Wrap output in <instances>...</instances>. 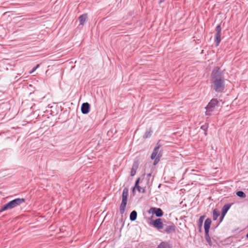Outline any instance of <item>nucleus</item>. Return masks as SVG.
Returning <instances> with one entry per match:
<instances>
[{"instance_id":"f3484780","label":"nucleus","mask_w":248,"mask_h":248,"mask_svg":"<svg viewBox=\"0 0 248 248\" xmlns=\"http://www.w3.org/2000/svg\"><path fill=\"white\" fill-rule=\"evenodd\" d=\"M137 167L138 166L136 164H133L130 171V175L131 176H134L136 174Z\"/></svg>"},{"instance_id":"412c9836","label":"nucleus","mask_w":248,"mask_h":248,"mask_svg":"<svg viewBox=\"0 0 248 248\" xmlns=\"http://www.w3.org/2000/svg\"><path fill=\"white\" fill-rule=\"evenodd\" d=\"M204 218H205V216H202L200 217L199 219L198 225L200 227H201L202 225V223H203Z\"/></svg>"},{"instance_id":"cd10ccee","label":"nucleus","mask_w":248,"mask_h":248,"mask_svg":"<svg viewBox=\"0 0 248 248\" xmlns=\"http://www.w3.org/2000/svg\"><path fill=\"white\" fill-rule=\"evenodd\" d=\"M151 176V173L147 174V176L148 177H150Z\"/></svg>"},{"instance_id":"2eb2a0df","label":"nucleus","mask_w":248,"mask_h":248,"mask_svg":"<svg viewBox=\"0 0 248 248\" xmlns=\"http://www.w3.org/2000/svg\"><path fill=\"white\" fill-rule=\"evenodd\" d=\"M220 215L219 212L216 209H215L213 212V219L214 220H216Z\"/></svg>"},{"instance_id":"dca6fc26","label":"nucleus","mask_w":248,"mask_h":248,"mask_svg":"<svg viewBox=\"0 0 248 248\" xmlns=\"http://www.w3.org/2000/svg\"><path fill=\"white\" fill-rule=\"evenodd\" d=\"M137 217V213L136 211L131 212L130 215V219L131 221H134L136 219Z\"/></svg>"},{"instance_id":"9b49d317","label":"nucleus","mask_w":248,"mask_h":248,"mask_svg":"<svg viewBox=\"0 0 248 248\" xmlns=\"http://www.w3.org/2000/svg\"><path fill=\"white\" fill-rule=\"evenodd\" d=\"M152 209L156 217H160L163 216V212L160 208H153Z\"/></svg>"},{"instance_id":"6ab92c4d","label":"nucleus","mask_w":248,"mask_h":248,"mask_svg":"<svg viewBox=\"0 0 248 248\" xmlns=\"http://www.w3.org/2000/svg\"><path fill=\"white\" fill-rule=\"evenodd\" d=\"M205 240H206V242L208 243V244L210 246H212V242L211 238H210V237L209 236V233H205Z\"/></svg>"},{"instance_id":"ddd939ff","label":"nucleus","mask_w":248,"mask_h":248,"mask_svg":"<svg viewBox=\"0 0 248 248\" xmlns=\"http://www.w3.org/2000/svg\"><path fill=\"white\" fill-rule=\"evenodd\" d=\"M87 19V14H83L81 15L79 18V21L80 22V24L83 25L86 22V20Z\"/></svg>"},{"instance_id":"a211bd4d","label":"nucleus","mask_w":248,"mask_h":248,"mask_svg":"<svg viewBox=\"0 0 248 248\" xmlns=\"http://www.w3.org/2000/svg\"><path fill=\"white\" fill-rule=\"evenodd\" d=\"M153 131L151 129V128H150L148 131H147L144 135H143V137L144 139H147L151 137L152 133Z\"/></svg>"},{"instance_id":"1a4fd4ad","label":"nucleus","mask_w":248,"mask_h":248,"mask_svg":"<svg viewBox=\"0 0 248 248\" xmlns=\"http://www.w3.org/2000/svg\"><path fill=\"white\" fill-rule=\"evenodd\" d=\"M90 105L88 103H84L82 104L81 108V110L83 114H87L89 112Z\"/></svg>"},{"instance_id":"4468645a","label":"nucleus","mask_w":248,"mask_h":248,"mask_svg":"<svg viewBox=\"0 0 248 248\" xmlns=\"http://www.w3.org/2000/svg\"><path fill=\"white\" fill-rule=\"evenodd\" d=\"M157 248H171L170 245L167 242H161Z\"/></svg>"},{"instance_id":"5701e85b","label":"nucleus","mask_w":248,"mask_h":248,"mask_svg":"<svg viewBox=\"0 0 248 248\" xmlns=\"http://www.w3.org/2000/svg\"><path fill=\"white\" fill-rule=\"evenodd\" d=\"M40 65L39 64H37L36 65V66H35L33 69L32 70L30 71L29 73L30 74H31L33 72H34L39 67Z\"/></svg>"},{"instance_id":"b1692460","label":"nucleus","mask_w":248,"mask_h":248,"mask_svg":"<svg viewBox=\"0 0 248 248\" xmlns=\"http://www.w3.org/2000/svg\"><path fill=\"white\" fill-rule=\"evenodd\" d=\"M139 181H140V178H139L135 182V186L133 187V191H134L135 189L136 188V187L138 186H139Z\"/></svg>"},{"instance_id":"aec40b11","label":"nucleus","mask_w":248,"mask_h":248,"mask_svg":"<svg viewBox=\"0 0 248 248\" xmlns=\"http://www.w3.org/2000/svg\"><path fill=\"white\" fill-rule=\"evenodd\" d=\"M236 195L240 198H244L246 197V194L242 191H238L236 192Z\"/></svg>"},{"instance_id":"9d476101","label":"nucleus","mask_w":248,"mask_h":248,"mask_svg":"<svg viewBox=\"0 0 248 248\" xmlns=\"http://www.w3.org/2000/svg\"><path fill=\"white\" fill-rule=\"evenodd\" d=\"M175 229H176L175 226L173 224H172L171 225H168L166 227L165 232L169 234V233H170L171 232H175Z\"/></svg>"},{"instance_id":"39448f33","label":"nucleus","mask_w":248,"mask_h":248,"mask_svg":"<svg viewBox=\"0 0 248 248\" xmlns=\"http://www.w3.org/2000/svg\"><path fill=\"white\" fill-rule=\"evenodd\" d=\"M217 103L218 101L217 99H212L210 101L205 108L206 109L205 114L206 115L210 116L211 115V113L214 111L215 107L216 106Z\"/></svg>"},{"instance_id":"f257e3e1","label":"nucleus","mask_w":248,"mask_h":248,"mask_svg":"<svg viewBox=\"0 0 248 248\" xmlns=\"http://www.w3.org/2000/svg\"><path fill=\"white\" fill-rule=\"evenodd\" d=\"M211 87L216 92L221 93L225 88V78L220 69L215 68L211 76Z\"/></svg>"},{"instance_id":"393cba45","label":"nucleus","mask_w":248,"mask_h":248,"mask_svg":"<svg viewBox=\"0 0 248 248\" xmlns=\"http://www.w3.org/2000/svg\"><path fill=\"white\" fill-rule=\"evenodd\" d=\"M136 188H137L138 189V190L139 191V192H140L141 191V187L140 186H138L137 187H136Z\"/></svg>"},{"instance_id":"c85d7f7f","label":"nucleus","mask_w":248,"mask_h":248,"mask_svg":"<svg viewBox=\"0 0 248 248\" xmlns=\"http://www.w3.org/2000/svg\"><path fill=\"white\" fill-rule=\"evenodd\" d=\"M246 237H247V238H248V233L247 234Z\"/></svg>"},{"instance_id":"7ed1b4c3","label":"nucleus","mask_w":248,"mask_h":248,"mask_svg":"<svg viewBox=\"0 0 248 248\" xmlns=\"http://www.w3.org/2000/svg\"><path fill=\"white\" fill-rule=\"evenodd\" d=\"M128 190L127 187H124L123 191L122 200L120 206V212L121 214H123L125 210L128 196Z\"/></svg>"},{"instance_id":"f8f14e48","label":"nucleus","mask_w":248,"mask_h":248,"mask_svg":"<svg viewBox=\"0 0 248 248\" xmlns=\"http://www.w3.org/2000/svg\"><path fill=\"white\" fill-rule=\"evenodd\" d=\"M231 205L232 204H226L223 206L221 211L222 215H223V216H225L228 211L230 208Z\"/></svg>"},{"instance_id":"f03ea898","label":"nucleus","mask_w":248,"mask_h":248,"mask_svg":"<svg viewBox=\"0 0 248 248\" xmlns=\"http://www.w3.org/2000/svg\"><path fill=\"white\" fill-rule=\"evenodd\" d=\"M25 202V200L23 198H17L7 203L4 204L2 208L0 209V212H3L4 211L13 209Z\"/></svg>"},{"instance_id":"a878e982","label":"nucleus","mask_w":248,"mask_h":248,"mask_svg":"<svg viewBox=\"0 0 248 248\" xmlns=\"http://www.w3.org/2000/svg\"><path fill=\"white\" fill-rule=\"evenodd\" d=\"M224 216H223V215L221 214V216L220 217V221H221L224 218Z\"/></svg>"},{"instance_id":"423d86ee","label":"nucleus","mask_w":248,"mask_h":248,"mask_svg":"<svg viewBox=\"0 0 248 248\" xmlns=\"http://www.w3.org/2000/svg\"><path fill=\"white\" fill-rule=\"evenodd\" d=\"M221 26L220 24H218L216 28V33L214 37L217 46H218L221 41Z\"/></svg>"},{"instance_id":"20e7f679","label":"nucleus","mask_w":248,"mask_h":248,"mask_svg":"<svg viewBox=\"0 0 248 248\" xmlns=\"http://www.w3.org/2000/svg\"><path fill=\"white\" fill-rule=\"evenodd\" d=\"M160 146L157 145L154 148V151L151 155V158L152 160L155 159L154 162V165H156L160 160V158L161 157V154L159 152V149Z\"/></svg>"},{"instance_id":"4be33fe9","label":"nucleus","mask_w":248,"mask_h":248,"mask_svg":"<svg viewBox=\"0 0 248 248\" xmlns=\"http://www.w3.org/2000/svg\"><path fill=\"white\" fill-rule=\"evenodd\" d=\"M208 124H205L202 125L201 127V128L204 131L205 135H207V130L208 129Z\"/></svg>"},{"instance_id":"0eeeda50","label":"nucleus","mask_w":248,"mask_h":248,"mask_svg":"<svg viewBox=\"0 0 248 248\" xmlns=\"http://www.w3.org/2000/svg\"><path fill=\"white\" fill-rule=\"evenodd\" d=\"M153 224L154 226L158 230H160L163 228V224L162 222L161 219L160 218L155 219L154 221Z\"/></svg>"},{"instance_id":"6e6552de","label":"nucleus","mask_w":248,"mask_h":248,"mask_svg":"<svg viewBox=\"0 0 248 248\" xmlns=\"http://www.w3.org/2000/svg\"><path fill=\"white\" fill-rule=\"evenodd\" d=\"M211 223L212 221L210 218H208L205 220L204 225L205 233H209Z\"/></svg>"},{"instance_id":"bb28decb","label":"nucleus","mask_w":248,"mask_h":248,"mask_svg":"<svg viewBox=\"0 0 248 248\" xmlns=\"http://www.w3.org/2000/svg\"><path fill=\"white\" fill-rule=\"evenodd\" d=\"M165 0H159V3H161L163 2H164Z\"/></svg>"}]
</instances>
